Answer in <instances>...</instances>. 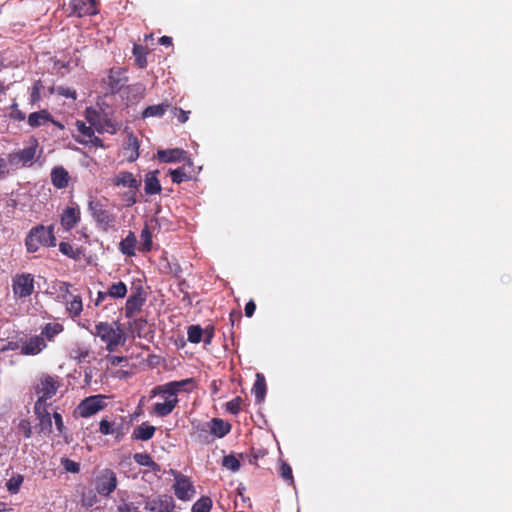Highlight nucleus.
I'll return each mask as SVG.
<instances>
[{"label": "nucleus", "instance_id": "f257e3e1", "mask_svg": "<svg viewBox=\"0 0 512 512\" xmlns=\"http://www.w3.org/2000/svg\"><path fill=\"white\" fill-rule=\"evenodd\" d=\"M25 244L30 253L36 252L40 246H55L56 238L53 233V226L38 225L32 228L26 237Z\"/></svg>", "mask_w": 512, "mask_h": 512}, {"label": "nucleus", "instance_id": "f03ea898", "mask_svg": "<svg viewBox=\"0 0 512 512\" xmlns=\"http://www.w3.org/2000/svg\"><path fill=\"white\" fill-rule=\"evenodd\" d=\"M38 148V140L32 137L26 147L8 155V162L14 166L31 167L36 159Z\"/></svg>", "mask_w": 512, "mask_h": 512}, {"label": "nucleus", "instance_id": "7ed1b4c3", "mask_svg": "<svg viewBox=\"0 0 512 512\" xmlns=\"http://www.w3.org/2000/svg\"><path fill=\"white\" fill-rule=\"evenodd\" d=\"M35 290L34 276L30 273H19L12 277V292L15 299H26Z\"/></svg>", "mask_w": 512, "mask_h": 512}, {"label": "nucleus", "instance_id": "20e7f679", "mask_svg": "<svg viewBox=\"0 0 512 512\" xmlns=\"http://www.w3.org/2000/svg\"><path fill=\"white\" fill-rule=\"evenodd\" d=\"M88 209L102 230L108 231L115 225V216L105 209L103 204L95 199L89 201Z\"/></svg>", "mask_w": 512, "mask_h": 512}, {"label": "nucleus", "instance_id": "39448f33", "mask_svg": "<svg viewBox=\"0 0 512 512\" xmlns=\"http://www.w3.org/2000/svg\"><path fill=\"white\" fill-rule=\"evenodd\" d=\"M170 472L175 480L173 488L176 497L182 501L191 500L195 494V489L189 478L175 470H170Z\"/></svg>", "mask_w": 512, "mask_h": 512}, {"label": "nucleus", "instance_id": "423d86ee", "mask_svg": "<svg viewBox=\"0 0 512 512\" xmlns=\"http://www.w3.org/2000/svg\"><path fill=\"white\" fill-rule=\"evenodd\" d=\"M192 383L193 379L188 378L180 381H171L163 385H158L151 390L150 397H155L157 395H168L171 397L178 398V393L182 391H187V387L191 386Z\"/></svg>", "mask_w": 512, "mask_h": 512}, {"label": "nucleus", "instance_id": "0eeeda50", "mask_svg": "<svg viewBox=\"0 0 512 512\" xmlns=\"http://www.w3.org/2000/svg\"><path fill=\"white\" fill-rule=\"evenodd\" d=\"M106 397L103 395L89 396L78 405V413L81 417H90L105 407Z\"/></svg>", "mask_w": 512, "mask_h": 512}, {"label": "nucleus", "instance_id": "6e6552de", "mask_svg": "<svg viewBox=\"0 0 512 512\" xmlns=\"http://www.w3.org/2000/svg\"><path fill=\"white\" fill-rule=\"evenodd\" d=\"M91 334L98 336L103 342L124 337L120 325L117 322H99L96 324L95 330L91 331Z\"/></svg>", "mask_w": 512, "mask_h": 512}, {"label": "nucleus", "instance_id": "1a4fd4ad", "mask_svg": "<svg viewBox=\"0 0 512 512\" xmlns=\"http://www.w3.org/2000/svg\"><path fill=\"white\" fill-rule=\"evenodd\" d=\"M174 508L175 502L169 495L147 498L144 504V509L149 512H172Z\"/></svg>", "mask_w": 512, "mask_h": 512}, {"label": "nucleus", "instance_id": "9d476101", "mask_svg": "<svg viewBox=\"0 0 512 512\" xmlns=\"http://www.w3.org/2000/svg\"><path fill=\"white\" fill-rule=\"evenodd\" d=\"M117 487L116 474L112 470H104L102 474L97 478L96 490L100 495L108 496Z\"/></svg>", "mask_w": 512, "mask_h": 512}, {"label": "nucleus", "instance_id": "9b49d317", "mask_svg": "<svg viewBox=\"0 0 512 512\" xmlns=\"http://www.w3.org/2000/svg\"><path fill=\"white\" fill-rule=\"evenodd\" d=\"M58 386L59 384L56 377H52L50 375L42 376L37 385V392L41 394L38 400H41V402L45 403L46 399H49L55 395Z\"/></svg>", "mask_w": 512, "mask_h": 512}, {"label": "nucleus", "instance_id": "f8f14e48", "mask_svg": "<svg viewBox=\"0 0 512 512\" xmlns=\"http://www.w3.org/2000/svg\"><path fill=\"white\" fill-rule=\"evenodd\" d=\"M18 348L23 355H37L46 348V342L42 336L35 335L21 341Z\"/></svg>", "mask_w": 512, "mask_h": 512}, {"label": "nucleus", "instance_id": "ddd939ff", "mask_svg": "<svg viewBox=\"0 0 512 512\" xmlns=\"http://www.w3.org/2000/svg\"><path fill=\"white\" fill-rule=\"evenodd\" d=\"M198 429L202 432H210L214 436L222 438L230 432L231 426L222 419L214 418L210 422L200 424Z\"/></svg>", "mask_w": 512, "mask_h": 512}, {"label": "nucleus", "instance_id": "4468645a", "mask_svg": "<svg viewBox=\"0 0 512 512\" xmlns=\"http://www.w3.org/2000/svg\"><path fill=\"white\" fill-rule=\"evenodd\" d=\"M72 13L78 17L95 15L98 13L96 0H72L70 2Z\"/></svg>", "mask_w": 512, "mask_h": 512}, {"label": "nucleus", "instance_id": "2eb2a0df", "mask_svg": "<svg viewBox=\"0 0 512 512\" xmlns=\"http://www.w3.org/2000/svg\"><path fill=\"white\" fill-rule=\"evenodd\" d=\"M144 303L145 297L143 295L142 289L139 288L136 292L128 297L125 304V316L127 318L134 317L135 314L140 312Z\"/></svg>", "mask_w": 512, "mask_h": 512}, {"label": "nucleus", "instance_id": "dca6fc26", "mask_svg": "<svg viewBox=\"0 0 512 512\" xmlns=\"http://www.w3.org/2000/svg\"><path fill=\"white\" fill-rule=\"evenodd\" d=\"M34 409L39 419L40 432L50 434L52 432V420L45 403L41 402V400H37Z\"/></svg>", "mask_w": 512, "mask_h": 512}, {"label": "nucleus", "instance_id": "f3484780", "mask_svg": "<svg viewBox=\"0 0 512 512\" xmlns=\"http://www.w3.org/2000/svg\"><path fill=\"white\" fill-rule=\"evenodd\" d=\"M164 398V402H157L153 405L151 413L158 417H165L169 415L176 405L178 404V398L171 397L168 395H161Z\"/></svg>", "mask_w": 512, "mask_h": 512}, {"label": "nucleus", "instance_id": "a211bd4d", "mask_svg": "<svg viewBox=\"0 0 512 512\" xmlns=\"http://www.w3.org/2000/svg\"><path fill=\"white\" fill-rule=\"evenodd\" d=\"M80 221V210L78 207H67L61 215V225L65 230H71Z\"/></svg>", "mask_w": 512, "mask_h": 512}, {"label": "nucleus", "instance_id": "6ab92c4d", "mask_svg": "<svg viewBox=\"0 0 512 512\" xmlns=\"http://www.w3.org/2000/svg\"><path fill=\"white\" fill-rule=\"evenodd\" d=\"M124 151L128 161L133 162L139 157V141L133 133L127 135Z\"/></svg>", "mask_w": 512, "mask_h": 512}, {"label": "nucleus", "instance_id": "aec40b11", "mask_svg": "<svg viewBox=\"0 0 512 512\" xmlns=\"http://www.w3.org/2000/svg\"><path fill=\"white\" fill-rule=\"evenodd\" d=\"M113 184L137 190L141 182L137 180L132 173L124 171L115 176Z\"/></svg>", "mask_w": 512, "mask_h": 512}, {"label": "nucleus", "instance_id": "412c9836", "mask_svg": "<svg viewBox=\"0 0 512 512\" xmlns=\"http://www.w3.org/2000/svg\"><path fill=\"white\" fill-rule=\"evenodd\" d=\"M186 152L182 149H170V150H159L157 152V157L159 161L169 163V162H180L185 159Z\"/></svg>", "mask_w": 512, "mask_h": 512}, {"label": "nucleus", "instance_id": "4be33fe9", "mask_svg": "<svg viewBox=\"0 0 512 512\" xmlns=\"http://www.w3.org/2000/svg\"><path fill=\"white\" fill-rule=\"evenodd\" d=\"M157 175H158L157 170L151 171L146 174L145 180H144V182H145L144 190H145L146 194L154 195V194H159L161 192L162 188H161V184L159 182Z\"/></svg>", "mask_w": 512, "mask_h": 512}, {"label": "nucleus", "instance_id": "5701e85b", "mask_svg": "<svg viewBox=\"0 0 512 512\" xmlns=\"http://www.w3.org/2000/svg\"><path fill=\"white\" fill-rule=\"evenodd\" d=\"M52 184L58 189H64L69 184V174L63 167H56L51 172Z\"/></svg>", "mask_w": 512, "mask_h": 512}, {"label": "nucleus", "instance_id": "b1692460", "mask_svg": "<svg viewBox=\"0 0 512 512\" xmlns=\"http://www.w3.org/2000/svg\"><path fill=\"white\" fill-rule=\"evenodd\" d=\"M27 121L30 127L37 128L46 125L49 121H53V118L47 110H40L31 113Z\"/></svg>", "mask_w": 512, "mask_h": 512}, {"label": "nucleus", "instance_id": "393cba45", "mask_svg": "<svg viewBox=\"0 0 512 512\" xmlns=\"http://www.w3.org/2000/svg\"><path fill=\"white\" fill-rule=\"evenodd\" d=\"M266 391H267V387H266L265 377L263 374L257 373L256 380H255V383L252 388V393L254 394L255 399L258 403H261L264 401L265 396H266Z\"/></svg>", "mask_w": 512, "mask_h": 512}, {"label": "nucleus", "instance_id": "a878e982", "mask_svg": "<svg viewBox=\"0 0 512 512\" xmlns=\"http://www.w3.org/2000/svg\"><path fill=\"white\" fill-rule=\"evenodd\" d=\"M136 242L137 239L134 233L129 232L126 238L120 242L119 249L123 254L133 256L135 255Z\"/></svg>", "mask_w": 512, "mask_h": 512}, {"label": "nucleus", "instance_id": "bb28decb", "mask_svg": "<svg viewBox=\"0 0 512 512\" xmlns=\"http://www.w3.org/2000/svg\"><path fill=\"white\" fill-rule=\"evenodd\" d=\"M99 133L114 134L119 129L117 124H114L106 115H101L99 124L93 126Z\"/></svg>", "mask_w": 512, "mask_h": 512}, {"label": "nucleus", "instance_id": "cd10ccee", "mask_svg": "<svg viewBox=\"0 0 512 512\" xmlns=\"http://www.w3.org/2000/svg\"><path fill=\"white\" fill-rule=\"evenodd\" d=\"M155 427L151 425L141 424L133 431V438L137 440L147 441L151 439L155 433Z\"/></svg>", "mask_w": 512, "mask_h": 512}, {"label": "nucleus", "instance_id": "c85d7f7f", "mask_svg": "<svg viewBox=\"0 0 512 512\" xmlns=\"http://www.w3.org/2000/svg\"><path fill=\"white\" fill-rule=\"evenodd\" d=\"M63 326L59 323H48L46 324L39 336L46 337L48 340H52L56 335L62 332Z\"/></svg>", "mask_w": 512, "mask_h": 512}, {"label": "nucleus", "instance_id": "c756f323", "mask_svg": "<svg viewBox=\"0 0 512 512\" xmlns=\"http://www.w3.org/2000/svg\"><path fill=\"white\" fill-rule=\"evenodd\" d=\"M169 107V104H158L148 106L142 113L143 118L149 117H161L166 109Z\"/></svg>", "mask_w": 512, "mask_h": 512}, {"label": "nucleus", "instance_id": "7c9ffc66", "mask_svg": "<svg viewBox=\"0 0 512 512\" xmlns=\"http://www.w3.org/2000/svg\"><path fill=\"white\" fill-rule=\"evenodd\" d=\"M127 293V287L126 284L122 281H119L117 283H113L109 289L108 294L111 298H124Z\"/></svg>", "mask_w": 512, "mask_h": 512}, {"label": "nucleus", "instance_id": "2f4dec72", "mask_svg": "<svg viewBox=\"0 0 512 512\" xmlns=\"http://www.w3.org/2000/svg\"><path fill=\"white\" fill-rule=\"evenodd\" d=\"M211 508L212 500L203 496L193 504L191 512H209Z\"/></svg>", "mask_w": 512, "mask_h": 512}, {"label": "nucleus", "instance_id": "473e14b6", "mask_svg": "<svg viewBox=\"0 0 512 512\" xmlns=\"http://www.w3.org/2000/svg\"><path fill=\"white\" fill-rule=\"evenodd\" d=\"M133 54L135 56L136 64L140 68H144L147 65L146 50L142 45H134Z\"/></svg>", "mask_w": 512, "mask_h": 512}, {"label": "nucleus", "instance_id": "72a5a7b5", "mask_svg": "<svg viewBox=\"0 0 512 512\" xmlns=\"http://www.w3.org/2000/svg\"><path fill=\"white\" fill-rule=\"evenodd\" d=\"M82 309V300L79 296H74L73 300L67 304V311L72 317L80 315Z\"/></svg>", "mask_w": 512, "mask_h": 512}, {"label": "nucleus", "instance_id": "f704fd0d", "mask_svg": "<svg viewBox=\"0 0 512 512\" xmlns=\"http://www.w3.org/2000/svg\"><path fill=\"white\" fill-rule=\"evenodd\" d=\"M134 461L141 466L151 467L153 469L158 467V465L153 461L150 455L146 453L134 454Z\"/></svg>", "mask_w": 512, "mask_h": 512}, {"label": "nucleus", "instance_id": "c9c22d12", "mask_svg": "<svg viewBox=\"0 0 512 512\" xmlns=\"http://www.w3.org/2000/svg\"><path fill=\"white\" fill-rule=\"evenodd\" d=\"M188 341L191 343H199L203 336V330L199 325H192L187 331Z\"/></svg>", "mask_w": 512, "mask_h": 512}, {"label": "nucleus", "instance_id": "e433bc0d", "mask_svg": "<svg viewBox=\"0 0 512 512\" xmlns=\"http://www.w3.org/2000/svg\"><path fill=\"white\" fill-rule=\"evenodd\" d=\"M23 481H24V477L22 475L18 474L16 476H13L12 478H10L7 481L6 487L10 493L16 494V493H18Z\"/></svg>", "mask_w": 512, "mask_h": 512}, {"label": "nucleus", "instance_id": "4c0bfd02", "mask_svg": "<svg viewBox=\"0 0 512 512\" xmlns=\"http://www.w3.org/2000/svg\"><path fill=\"white\" fill-rule=\"evenodd\" d=\"M223 466L232 472H236L240 468V462L235 456L228 455L223 458Z\"/></svg>", "mask_w": 512, "mask_h": 512}, {"label": "nucleus", "instance_id": "58836bf2", "mask_svg": "<svg viewBox=\"0 0 512 512\" xmlns=\"http://www.w3.org/2000/svg\"><path fill=\"white\" fill-rule=\"evenodd\" d=\"M86 120L90 123V126H94L95 124H99V120L101 117V113L93 108H87L85 111Z\"/></svg>", "mask_w": 512, "mask_h": 512}, {"label": "nucleus", "instance_id": "ea45409f", "mask_svg": "<svg viewBox=\"0 0 512 512\" xmlns=\"http://www.w3.org/2000/svg\"><path fill=\"white\" fill-rule=\"evenodd\" d=\"M280 474L282 478L289 482V484L294 483L293 475H292V469L289 464L286 462H282L280 466Z\"/></svg>", "mask_w": 512, "mask_h": 512}, {"label": "nucleus", "instance_id": "a19ab883", "mask_svg": "<svg viewBox=\"0 0 512 512\" xmlns=\"http://www.w3.org/2000/svg\"><path fill=\"white\" fill-rule=\"evenodd\" d=\"M172 182L181 183L182 181L188 179L187 174L185 173L184 168H178L170 171Z\"/></svg>", "mask_w": 512, "mask_h": 512}, {"label": "nucleus", "instance_id": "79ce46f5", "mask_svg": "<svg viewBox=\"0 0 512 512\" xmlns=\"http://www.w3.org/2000/svg\"><path fill=\"white\" fill-rule=\"evenodd\" d=\"M141 240L143 242V249L145 251H149L151 249V246H152V236H151V232L149 231V229L147 227H145L142 231H141Z\"/></svg>", "mask_w": 512, "mask_h": 512}, {"label": "nucleus", "instance_id": "37998d69", "mask_svg": "<svg viewBox=\"0 0 512 512\" xmlns=\"http://www.w3.org/2000/svg\"><path fill=\"white\" fill-rule=\"evenodd\" d=\"M59 250L62 254L72 258V259H76L77 258V254L73 248V246L67 242H61L59 244Z\"/></svg>", "mask_w": 512, "mask_h": 512}, {"label": "nucleus", "instance_id": "c03bdc74", "mask_svg": "<svg viewBox=\"0 0 512 512\" xmlns=\"http://www.w3.org/2000/svg\"><path fill=\"white\" fill-rule=\"evenodd\" d=\"M241 402H242L241 398L236 397L226 404V408L230 413L237 414L240 411Z\"/></svg>", "mask_w": 512, "mask_h": 512}, {"label": "nucleus", "instance_id": "a18cd8bd", "mask_svg": "<svg viewBox=\"0 0 512 512\" xmlns=\"http://www.w3.org/2000/svg\"><path fill=\"white\" fill-rule=\"evenodd\" d=\"M62 465L64 466L66 471L71 473H78L80 470V466L77 462H74L67 458L62 459Z\"/></svg>", "mask_w": 512, "mask_h": 512}, {"label": "nucleus", "instance_id": "49530a36", "mask_svg": "<svg viewBox=\"0 0 512 512\" xmlns=\"http://www.w3.org/2000/svg\"><path fill=\"white\" fill-rule=\"evenodd\" d=\"M76 126H77V129L78 131L86 136V137H91L93 136L94 134V130H93V127L92 126H87L84 122L82 121H77L76 123Z\"/></svg>", "mask_w": 512, "mask_h": 512}, {"label": "nucleus", "instance_id": "de8ad7c7", "mask_svg": "<svg viewBox=\"0 0 512 512\" xmlns=\"http://www.w3.org/2000/svg\"><path fill=\"white\" fill-rule=\"evenodd\" d=\"M19 430L23 433L25 438H30L32 436V427L30 425V422L27 420L20 421Z\"/></svg>", "mask_w": 512, "mask_h": 512}, {"label": "nucleus", "instance_id": "09e8293b", "mask_svg": "<svg viewBox=\"0 0 512 512\" xmlns=\"http://www.w3.org/2000/svg\"><path fill=\"white\" fill-rule=\"evenodd\" d=\"M16 349H18V343L12 341L5 342L4 340H0V354L2 352Z\"/></svg>", "mask_w": 512, "mask_h": 512}, {"label": "nucleus", "instance_id": "8fccbe9b", "mask_svg": "<svg viewBox=\"0 0 512 512\" xmlns=\"http://www.w3.org/2000/svg\"><path fill=\"white\" fill-rule=\"evenodd\" d=\"M124 342L125 337L120 339H112V341H104V343H106V349L109 352H113L117 346L124 344Z\"/></svg>", "mask_w": 512, "mask_h": 512}, {"label": "nucleus", "instance_id": "3c124183", "mask_svg": "<svg viewBox=\"0 0 512 512\" xmlns=\"http://www.w3.org/2000/svg\"><path fill=\"white\" fill-rule=\"evenodd\" d=\"M99 431L103 435H110V434H113V432H114L112 425L107 420H102L100 422Z\"/></svg>", "mask_w": 512, "mask_h": 512}, {"label": "nucleus", "instance_id": "603ef678", "mask_svg": "<svg viewBox=\"0 0 512 512\" xmlns=\"http://www.w3.org/2000/svg\"><path fill=\"white\" fill-rule=\"evenodd\" d=\"M53 418H54L57 430L59 431L60 434H62L64 431V424H63L62 416L58 412H54Z\"/></svg>", "mask_w": 512, "mask_h": 512}, {"label": "nucleus", "instance_id": "864d4df0", "mask_svg": "<svg viewBox=\"0 0 512 512\" xmlns=\"http://www.w3.org/2000/svg\"><path fill=\"white\" fill-rule=\"evenodd\" d=\"M255 309H256L255 303L252 300H250L245 305V315L247 317H252L255 312Z\"/></svg>", "mask_w": 512, "mask_h": 512}, {"label": "nucleus", "instance_id": "5fc2aeb1", "mask_svg": "<svg viewBox=\"0 0 512 512\" xmlns=\"http://www.w3.org/2000/svg\"><path fill=\"white\" fill-rule=\"evenodd\" d=\"M58 92L60 95L62 96H65L67 98H73V99H76V92L75 91H72L70 90L69 88H63V87H60L58 89Z\"/></svg>", "mask_w": 512, "mask_h": 512}, {"label": "nucleus", "instance_id": "6e6d98bb", "mask_svg": "<svg viewBox=\"0 0 512 512\" xmlns=\"http://www.w3.org/2000/svg\"><path fill=\"white\" fill-rule=\"evenodd\" d=\"M118 512H137L136 507L131 503H123L118 506Z\"/></svg>", "mask_w": 512, "mask_h": 512}, {"label": "nucleus", "instance_id": "4d7b16f0", "mask_svg": "<svg viewBox=\"0 0 512 512\" xmlns=\"http://www.w3.org/2000/svg\"><path fill=\"white\" fill-rule=\"evenodd\" d=\"M109 361L112 365L116 366L122 364L123 362H127V358L124 356H110Z\"/></svg>", "mask_w": 512, "mask_h": 512}, {"label": "nucleus", "instance_id": "13d9d810", "mask_svg": "<svg viewBox=\"0 0 512 512\" xmlns=\"http://www.w3.org/2000/svg\"><path fill=\"white\" fill-rule=\"evenodd\" d=\"M175 111L178 113L177 117L181 123H185L188 120V112L181 108H175Z\"/></svg>", "mask_w": 512, "mask_h": 512}, {"label": "nucleus", "instance_id": "bf43d9fd", "mask_svg": "<svg viewBox=\"0 0 512 512\" xmlns=\"http://www.w3.org/2000/svg\"><path fill=\"white\" fill-rule=\"evenodd\" d=\"M77 355L75 356L76 359L79 361H84L89 356L88 350H78L76 351Z\"/></svg>", "mask_w": 512, "mask_h": 512}, {"label": "nucleus", "instance_id": "052dcab7", "mask_svg": "<svg viewBox=\"0 0 512 512\" xmlns=\"http://www.w3.org/2000/svg\"><path fill=\"white\" fill-rule=\"evenodd\" d=\"M203 334L205 335L204 342L206 344H210L213 338V329L206 328L205 331H203Z\"/></svg>", "mask_w": 512, "mask_h": 512}, {"label": "nucleus", "instance_id": "680f3d73", "mask_svg": "<svg viewBox=\"0 0 512 512\" xmlns=\"http://www.w3.org/2000/svg\"><path fill=\"white\" fill-rule=\"evenodd\" d=\"M8 172L7 161L0 157V177Z\"/></svg>", "mask_w": 512, "mask_h": 512}, {"label": "nucleus", "instance_id": "e2e57ef3", "mask_svg": "<svg viewBox=\"0 0 512 512\" xmlns=\"http://www.w3.org/2000/svg\"><path fill=\"white\" fill-rule=\"evenodd\" d=\"M109 296L108 291L106 292H98L97 299L95 304L99 305L102 301H104Z\"/></svg>", "mask_w": 512, "mask_h": 512}, {"label": "nucleus", "instance_id": "0e129e2a", "mask_svg": "<svg viewBox=\"0 0 512 512\" xmlns=\"http://www.w3.org/2000/svg\"><path fill=\"white\" fill-rule=\"evenodd\" d=\"M12 117L15 119V120H18V121H23L25 119V114L20 111V110H15L12 114Z\"/></svg>", "mask_w": 512, "mask_h": 512}, {"label": "nucleus", "instance_id": "69168bd1", "mask_svg": "<svg viewBox=\"0 0 512 512\" xmlns=\"http://www.w3.org/2000/svg\"><path fill=\"white\" fill-rule=\"evenodd\" d=\"M159 42L160 44L162 45H165V46H169L172 44V38L171 37H168V36H162L160 39H159Z\"/></svg>", "mask_w": 512, "mask_h": 512}, {"label": "nucleus", "instance_id": "338daca9", "mask_svg": "<svg viewBox=\"0 0 512 512\" xmlns=\"http://www.w3.org/2000/svg\"><path fill=\"white\" fill-rule=\"evenodd\" d=\"M38 98H39V89L37 86H34L32 93H31V99H32V101H35Z\"/></svg>", "mask_w": 512, "mask_h": 512}, {"label": "nucleus", "instance_id": "774afa93", "mask_svg": "<svg viewBox=\"0 0 512 512\" xmlns=\"http://www.w3.org/2000/svg\"><path fill=\"white\" fill-rule=\"evenodd\" d=\"M52 124H54L56 127H58L59 129L63 130L65 127L62 123L56 121L53 119V121H50Z\"/></svg>", "mask_w": 512, "mask_h": 512}]
</instances>
